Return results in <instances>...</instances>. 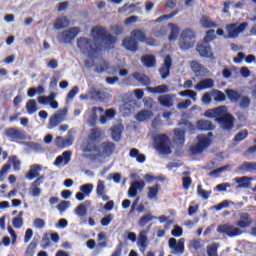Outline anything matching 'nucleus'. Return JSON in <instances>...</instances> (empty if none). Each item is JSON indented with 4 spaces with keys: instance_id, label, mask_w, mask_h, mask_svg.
<instances>
[{
    "instance_id": "nucleus-27",
    "label": "nucleus",
    "mask_w": 256,
    "mask_h": 256,
    "mask_svg": "<svg viewBox=\"0 0 256 256\" xmlns=\"http://www.w3.org/2000/svg\"><path fill=\"white\" fill-rule=\"evenodd\" d=\"M41 169H43V167L39 164L32 165L26 174L27 179L29 181H33L35 177H39V171H41Z\"/></svg>"
},
{
    "instance_id": "nucleus-57",
    "label": "nucleus",
    "mask_w": 256,
    "mask_h": 256,
    "mask_svg": "<svg viewBox=\"0 0 256 256\" xmlns=\"http://www.w3.org/2000/svg\"><path fill=\"white\" fill-rule=\"evenodd\" d=\"M149 117H151V112L148 110H142L136 115V119L138 121H146V119H149Z\"/></svg>"
},
{
    "instance_id": "nucleus-52",
    "label": "nucleus",
    "mask_w": 256,
    "mask_h": 256,
    "mask_svg": "<svg viewBox=\"0 0 256 256\" xmlns=\"http://www.w3.org/2000/svg\"><path fill=\"white\" fill-rule=\"evenodd\" d=\"M93 184L92 183H88V184H84L82 186H80V191L86 196L89 197V195H91V193H93Z\"/></svg>"
},
{
    "instance_id": "nucleus-60",
    "label": "nucleus",
    "mask_w": 256,
    "mask_h": 256,
    "mask_svg": "<svg viewBox=\"0 0 256 256\" xmlns=\"http://www.w3.org/2000/svg\"><path fill=\"white\" fill-rule=\"evenodd\" d=\"M215 95L214 101L218 103H223L227 99V96L221 90H215Z\"/></svg>"
},
{
    "instance_id": "nucleus-53",
    "label": "nucleus",
    "mask_w": 256,
    "mask_h": 256,
    "mask_svg": "<svg viewBox=\"0 0 256 256\" xmlns=\"http://www.w3.org/2000/svg\"><path fill=\"white\" fill-rule=\"evenodd\" d=\"M37 249V241L33 240L25 251V256H34L35 250Z\"/></svg>"
},
{
    "instance_id": "nucleus-7",
    "label": "nucleus",
    "mask_w": 256,
    "mask_h": 256,
    "mask_svg": "<svg viewBox=\"0 0 256 256\" xmlns=\"http://www.w3.org/2000/svg\"><path fill=\"white\" fill-rule=\"evenodd\" d=\"M11 165H13L14 171H21V160L16 155L10 156L8 163L4 164L0 170V181H5V176L9 169H11Z\"/></svg>"
},
{
    "instance_id": "nucleus-20",
    "label": "nucleus",
    "mask_w": 256,
    "mask_h": 256,
    "mask_svg": "<svg viewBox=\"0 0 256 256\" xmlns=\"http://www.w3.org/2000/svg\"><path fill=\"white\" fill-rule=\"evenodd\" d=\"M256 171V162H244L236 168V173L241 175L245 173H253Z\"/></svg>"
},
{
    "instance_id": "nucleus-51",
    "label": "nucleus",
    "mask_w": 256,
    "mask_h": 256,
    "mask_svg": "<svg viewBox=\"0 0 256 256\" xmlns=\"http://www.w3.org/2000/svg\"><path fill=\"white\" fill-rule=\"evenodd\" d=\"M247 137H249V131L247 130H242L240 132H238L235 136L233 141L236 143H239L241 141H244V139H247Z\"/></svg>"
},
{
    "instance_id": "nucleus-40",
    "label": "nucleus",
    "mask_w": 256,
    "mask_h": 256,
    "mask_svg": "<svg viewBox=\"0 0 256 256\" xmlns=\"http://www.w3.org/2000/svg\"><path fill=\"white\" fill-rule=\"evenodd\" d=\"M141 61L143 65L148 68L155 67V64L157 63L154 55L142 56Z\"/></svg>"
},
{
    "instance_id": "nucleus-10",
    "label": "nucleus",
    "mask_w": 256,
    "mask_h": 256,
    "mask_svg": "<svg viewBox=\"0 0 256 256\" xmlns=\"http://www.w3.org/2000/svg\"><path fill=\"white\" fill-rule=\"evenodd\" d=\"M5 135L9 141H23L25 139V132L19 130L15 127L7 128L5 130Z\"/></svg>"
},
{
    "instance_id": "nucleus-4",
    "label": "nucleus",
    "mask_w": 256,
    "mask_h": 256,
    "mask_svg": "<svg viewBox=\"0 0 256 256\" xmlns=\"http://www.w3.org/2000/svg\"><path fill=\"white\" fill-rule=\"evenodd\" d=\"M195 32L191 29H184L180 35L179 47L183 51L191 49L195 45Z\"/></svg>"
},
{
    "instance_id": "nucleus-16",
    "label": "nucleus",
    "mask_w": 256,
    "mask_h": 256,
    "mask_svg": "<svg viewBox=\"0 0 256 256\" xmlns=\"http://www.w3.org/2000/svg\"><path fill=\"white\" fill-rule=\"evenodd\" d=\"M43 181H45V176L42 175L30 184V193L32 197H39L41 195V188H39V186L43 185Z\"/></svg>"
},
{
    "instance_id": "nucleus-39",
    "label": "nucleus",
    "mask_w": 256,
    "mask_h": 256,
    "mask_svg": "<svg viewBox=\"0 0 256 256\" xmlns=\"http://www.w3.org/2000/svg\"><path fill=\"white\" fill-rule=\"evenodd\" d=\"M223 106L208 110L205 112V116L208 117L209 119H214V117H216V119L218 117H220V115L223 113Z\"/></svg>"
},
{
    "instance_id": "nucleus-31",
    "label": "nucleus",
    "mask_w": 256,
    "mask_h": 256,
    "mask_svg": "<svg viewBox=\"0 0 256 256\" xmlns=\"http://www.w3.org/2000/svg\"><path fill=\"white\" fill-rule=\"evenodd\" d=\"M225 94L231 103H237V101L241 100V93H239L237 90L226 89Z\"/></svg>"
},
{
    "instance_id": "nucleus-26",
    "label": "nucleus",
    "mask_w": 256,
    "mask_h": 256,
    "mask_svg": "<svg viewBox=\"0 0 256 256\" xmlns=\"http://www.w3.org/2000/svg\"><path fill=\"white\" fill-rule=\"evenodd\" d=\"M196 125L199 131H213L215 129L213 122L209 120H198Z\"/></svg>"
},
{
    "instance_id": "nucleus-54",
    "label": "nucleus",
    "mask_w": 256,
    "mask_h": 256,
    "mask_svg": "<svg viewBox=\"0 0 256 256\" xmlns=\"http://www.w3.org/2000/svg\"><path fill=\"white\" fill-rule=\"evenodd\" d=\"M75 213L78 217H85L87 215V206H85V204H79L75 208Z\"/></svg>"
},
{
    "instance_id": "nucleus-33",
    "label": "nucleus",
    "mask_w": 256,
    "mask_h": 256,
    "mask_svg": "<svg viewBox=\"0 0 256 256\" xmlns=\"http://www.w3.org/2000/svg\"><path fill=\"white\" fill-rule=\"evenodd\" d=\"M102 41L104 42L105 49H113L115 47V43H117V37L111 34H106V37H104Z\"/></svg>"
},
{
    "instance_id": "nucleus-41",
    "label": "nucleus",
    "mask_w": 256,
    "mask_h": 256,
    "mask_svg": "<svg viewBox=\"0 0 256 256\" xmlns=\"http://www.w3.org/2000/svg\"><path fill=\"white\" fill-rule=\"evenodd\" d=\"M191 69L197 76L203 75L205 73V66L197 61L191 62Z\"/></svg>"
},
{
    "instance_id": "nucleus-50",
    "label": "nucleus",
    "mask_w": 256,
    "mask_h": 256,
    "mask_svg": "<svg viewBox=\"0 0 256 256\" xmlns=\"http://www.w3.org/2000/svg\"><path fill=\"white\" fill-rule=\"evenodd\" d=\"M178 14H179V10H174L170 14H164V15L158 17L157 19L154 20V22L161 23V22L165 21L166 19H173V17H175V15H178Z\"/></svg>"
},
{
    "instance_id": "nucleus-42",
    "label": "nucleus",
    "mask_w": 256,
    "mask_h": 256,
    "mask_svg": "<svg viewBox=\"0 0 256 256\" xmlns=\"http://www.w3.org/2000/svg\"><path fill=\"white\" fill-rule=\"evenodd\" d=\"M168 27H170V35L168 37L169 41H175L177 37H179V26L175 23H169Z\"/></svg>"
},
{
    "instance_id": "nucleus-35",
    "label": "nucleus",
    "mask_w": 256,
    "mask_h": 256,
    "mask_svg": "<svg viewBox=\"0 0 256 256\" xmlns=\"http://www.w3.org/2000/svg\"><path fill=\"white\" fill-rule=\"evenodd\" d=\"M92 36L94 39H105L106 35H107V30H105V28H101L99 26H96L94 28H92L91 30Z\"/></svg>"
},
{
    "instance_id": "nucleus-28",
    "label": "nucleus",
    "mask_w": 256,
    "mask_h": 256,
    "mask_svg": "<svg viewBox=\"0 0 256 256\" xmlns=\"http://www.w3.org/2000/svg\"><path fill=\"white\" fill-rule=\"evenodd\" d=\"M89 141L97 142L103 139V131L99 128H92L88 134Z\"/></svg>"
},
{
    "instance_id": "nucleus-6",
    "label": "nucleus",
    "mask_w": 256,
    "mask_h": 256,
    "mask_svg": "<svg viewBox=\"0 0 256 256\" xmlns=\"http://www.w3.org/2000/svg\"><path fill=\"white\" fill-rule=\"evenodd\" d=\"M155 149L162 155H171V146H169V136L167 134L158 135L155 140Z\"/></svg>"
},
{
    "instance_id": "nucleus-47",
    "label": "nucleus",
    "mask_w": 256,
    "mask_h": 256,
    "mask_svg": "<svg viewBox=\"0 0 256 256\" xmlns=\"http://www.w3.org/2000/svg\"><path fill=\"white\" fill-rule=\"evenodd\" d=\"M154 37H165L167 35V27L164 25L158 26L152 30Z\"/></svg>"
},
{
    "instance_id": "nucleus-64",
    "label": "nucleus",
    "mask_w": 256,
    "mask_h": 256,
    "mask_svg": "<svg viewBox=\"0 0 256 256\" xmlns=\"http://www.w3.org/2000/svg\"><path fill=\"white\" fill-rule=\"evenodd\" d=\"M112 139L113 141H116V142L121 141V131H119V128H114L112 130Z\"/></svg>"
},
{
    "instance_id": "nucleus-8",
    "label": "nucleus",
    "mask_w": 256,
    "mask_h": 256,
    "mask_svg": "<svg viewBox=\"0 0 256 256\" xmlns=\"http://www.w3.org/2000/svg\"><path fill=\"white\" fill-rule=\"evenodd\" d=\"M196 51L203 59H215V54L211 49V44L202 40L196 45Z\"/></svg>"
},
{
    "instance_id": "nucleus-1",
    "label": "nucleus",
    "mask_w": 256,
    "mask_h": 256,
    "mask_svg": "<svg viewBox=\"0 0 256 256\" xmlns=\"http://www.w3.org/2000/svg\"><path fill=\"white\" fill-rule=\"evenodd\" d=\"M252 223L253 219H251V215H249V213H240L239 221L235 222L236 227L231 224H222L218 226L217 231L218 233H224L228 237H239V235H243V231L241 229L251 227Z\"/></svg>"
},
{
    "instance_id": "nucleus-13",
    "label": "nucleus",
    "mask_w": 256,
    "mask_h": 256,
    "mask_svg": "<svg viewBox=\"0 0 256 256\" xmlns=\"http://www.w3.org/2000/svg\"><path fill=\"white\" fill-rule=\"evenodd\" d=\"M247 28V22L241 23L239 26L237 24H228L226 26V31L228 32V36L230 38H235L239 36V33H243Z\"/></svg>"
},
{
    "instance_id": "nucleus-44",
    "label": "nucleus",
    "mask_w": 256,
    "mask_h": 256,
    "mask_svg": "<svg viewBox=\"0 0 256 256\" xmlns=\"http://www.w3.org/2000/svg\"><path fill=\"white\" fill-rule=\"evenodd\" d=\"M158 102L163 107H173V98L169 95H162L158 97Z\"/></svg>"
},
{
    "instance_id": "nucleus-32",
    "label": "nucleus",
    "mask_w": 256,
    "mask_h": 256,
    "mask_svg": "<svg viewBox=\"0 0 256 256\" xmlns=\"http://www.w3.org/2000/svg\"><path fill=\"white\" fill-rule=\"evenodd\" d=\"M251 178L247 176H242V177H236L234 179L235 183H238V189H249V186L251 183L249 182Z\"/></svg>"
},
{
    "instance_id": "nucleus-43",
    "label": "nucleus",
    "mask_w": 256,
    "mask_h": 256,
    "mask_svg": "<svg viewBox=\"0 0 256 256\" xmlns=\"http://www.w3.org/2000/svg\"><path fill=\"white\" fill-rule=\"evenodd\" d=\"M159 191H161V185L155 184L152 187L148 188L147 197L148 199H157V195H159Z\"/></svg>"
},
{
    "instance_id": "nucleus-30",
    "label": "nucleus",
    "mask_w": 256,
    "mask_h": 256,
    "mask_svg": "<svg viewBox=\"0 0 256 256\" xmlns=\"http://www.w3.org/2000/svg\"><path fill=\"white\" fill-rule=\"evenodd\" d=\"M129 155L132 159H136L137 163H145V161H147L145 154L139 153V149L137 148H132Z\"/></svg>"
},
{
    "instance_id": "nucleus-63",
    "label": "nucleus",
    "mask_w": 256,
    "mask_h": 256,
    "mask_svg": "<svg viewBox=\"0 0 256 256\" xmlns=\"http://www.w3.org/2000/svg\"><path fill=\"white\" fill-rule=\"evenodd\" d=\"M110 30L114 32L115 35H123V26L119 25V24H115V25H112L110 27Z\"/></svg>"
},
{
    "instance_id": "nucleus-5",
    "label": "nucleus",
    "mask_w": 256,
    "mask_h": 256,
    "mask_svg": "<svg viewBox=\"0 0 256 256\" xmlns=\"http://www.w3.org/2000/svg\"><path fill=\"white\" fill-rule=\"evenodd\" d=\"M215 121L219 123L223 131H231L235 127V117L225 112V108L222 109L221 115Z\"/></svg>"
},
{
    "instance_id": "nucleus-62",
    "label": "nucleus",
    "mask_w": 256,
    "mask_h": 256,
    "mask_svg": "<svg viewBox=\"0 0 256 256\" xmlns=\"http://www.w3.org/2000/svg\"><path fill=\"white\" fill-rule=\"evenodd\" d=\"M111 221H113V214H108L101 219L100 223L102 227H107L111 224Z\"/></svg>"
},
{
    "instance_id": "nucleus-34",
    "label": "nucleus",
    "mask_w": 256,
    "mask_h": 256,
    "mask_svg": "<svg viewBox=\"0 0 256 256\" xmlns=\"http://www.w3.org/2000/svg\"><path fill=\"white\" fill-rule=\"evenodd\" d=\"M65 27H69V19H67V16H63L55 20L54 29L59 31L61 29H65Z\"/></svg>"
},
{
    "instance_id": "nucleus-24",
    "label": "nucleus",
    "mask_w": 256,
    "mask_h": 256,
    "mask_svg": "<svg viewBox=\"0 0 256 256\" xmlns=\"http://www.w3.org/2000/svg\"><path fill=\"white\" fill-rule=\"evenodd\" d=\"M56 145L60 149H66V147H71V145H73V138L72 136L68 138H63L61 136H58L56 138Z\"/></svg>"
},
{
    "instance_id": "nucleus-17",
    "label": "nucleus",
    "mask_w": 256,
    "mask_h": 256,
    "mask_svg": "<svg viewBox=\"0 0 256 256\" xmlns=\"http://www.w3.org/2000/svg\"><path fill=\"white\" fill-rule=\"evenodd\" d=\"M145 189V181H134L131 183L128 189V197H137V191H143Z\"/></svg>"
},
{
    "instance_id": "nucleus-58",
    "label": "nucleus",
    "mask_w": 256,
    "mask_h": 256,
    "mask_svg": "<svg viewBox=\"0 0 256 256\" xmlns=\"http://www.w3.org/2000/svg\"><path fill=\"white\" fill-rule=\"evenodd\" d=\"M150 91H152V93H159V94L168 93L169 87L167 85H159L154 88H150Z\"/></svg>"
},
{
    "instance_id": "nucleus-61",
    "label": "nucleus",
    "mask_w": 256,
    "mask_h": 256,
    "mask_svg": "<svg viewBox=\"0 0 256 256\" xmlns=\"http://www.w3.org/2000/svg\"><path fill=\"white\" fill-rule=\"evenodd\" d=\"M213 39H215V30L210 29L206 32V36L204 37V39L202 41H204L206 43H211V41H213Z\"/></svg>"
},
{
    "instance_id": "nucleus-36",
    "label": "nucleus",
    "mask_w": 256,
    "mask_h": 256,
    "mask_svg": "<svg viewBox=\"0 0 256 256\" xmlns=\"http://www.w3.org/2000/svg\"><path fill=\"white\" fill-rule=\"evenodd\" d=\"M200 24L202 25V27H204L205 29H213V28H217V22H213L211 20V18L207 17V16H202L200 19Z\"/></svg>"
},
{
    "instance_id": "nucleus-59",
    "label": "nucleus",
    "mask_w": 256,
    "mask_h": 256,
    "mask_svg": "<svg viewBox=\"0 0 256 256\" xmlns=\"http://www.w3.org/2000/svg\"><path fill=\"white\" fill-rule=\"evenodd\" d=\"M106 239H107V235H105V232H100V233L98 234V241H100V242L98 243V247H101V248L107 247V241H106Z\"/></svg>"
},
{
    "instance_id": "nucleus-2",
    "label": "nucleus",
    "mask_w": 256,
    "mask_h": 256,
    "mask_svg": "<svg viewBox=\"0 0 256 256\" xmlns=\"http://www.w3.org/2000/svg\"><path fill=\"white\" fill-rule=\"evenodd\" d=\"M77 47L84 55L90 59H95L101 53V44L95 43L90 38L80 37L77 39Z\"/></svg>"
},
{
    "instance_id": "nucleus-48",
    "label": "nucleus",
    "mask_w": 256,
    "mask_h": 256,
    "mask_svg": "<svg viewBox=\"0 0 256 256\" xmlns=\"http://www.w3.org/2000/svg\"><path fill=\"white\" fill-rule=\"evenodd\" d=\"M55 97H57V94H55V92H51L50 95L47 96H39L37 98L38 103H40V105H47L49 103V101H53V99H55Z\"/></svg>"
},
{
    "instance_id": "nucleus-18",
    "label": "nucleus",
    "mask_w": 256,
    "mask_h": 256,
    "mask_svg": "<svg viewBox=\"0 0 256 256\" xmlns=\"http://www.w3.org/2000/svg\"><path fill=\"white\" fill-rule=\"evenodd\" d=\"M65 121V116L61 113H54L50 116L47 129H55Z\"/></svg>"
},
{
    "instance_id": "nucleus-25",
    "label": "nucleus",
    "mask_w": 256,
    "mask_h": 256,
    "mask_svg": "<svg viewBox=\"0 0 256 256\" xmlns=\"http://www.w3.org/2000/svg\"><path fill=\"white\" fill-rule=\"evenodd\" d=\"M96 195H98V197H101V199L104 201H109V196L105 194V181L98 180L96 187Z\"/></svg>"
},
{
    "instance_id": "nucleus-38",
    "label": "nucleus",
    "mask_w": 256,
    "mask_h": 256,
    "mask_svg": "<svg viewBox=\"0 0 256 256\" xmlns=\"http://www.w3.org/2000/svg\"><path fill=\"white\" fill-rule=\"evenodd\" d=\"M130 35H131V37L136 39V41H138V42L140 41V43H143V41H145V37L147 36L145 31H143L141 29L132 30Z\"/></svg>"
},
{
    "instance_id": "nucleus-14",
    "label": "nucleus",
    "mask_w": 256,
    "mask_h": 256,
    "mask_svg": "<svg viewBox=\"0 0 256 256\" xmlns=\"http://www.w3.org/2000/svg\"><path fill=\"white\" fill-rule=\"evenodd\" d=\"M168 246L169 249H172V251H175L178 255H183V253H185V241L183 239H180L177 242V239L170 238L168 240Z\"/></svg>"
},
{
    "instance_id": "nucleus-45",
    "label": "nucleus",
    "mask_w": 256,
    "mask_h": 256,
    "mask_svg": "<svg viewBox=\"0 0 256 256\" xmlns=\"http://www.w3.org/2000/svg\"><path fill=\"white\" fill-rule=\"evenodd\" d=\"M153 219L157 218L153 216V214L147 213L138 220V226L145 227V225H147V223H150V221H153Z\"/></svg>"
},
{
    "instance_id": "nucleus-55",
    "label": "nucleus",
    "mask_w": 256,
    "mask_h": 256,
    "mask_svg": "<svg viewBox=\"0 0 256 256\" xmlns=\"http://www.w3.org/2000/svg\"><path fill=\"white\" fill-rule=\"evenodd\" d=\"M251 105V98L248 96H241L239 107L240 109H247Z\"/></svg>"
},
{
    "instance_id": "nucleus-22",
    "label": "nucleus",
    "mask_w": 256,
    "mask_h": 256,
    "mask_svg": "<svg viewBox=\"0 0 256 256\" xmlns=\"http://www.w3.org/2000/svg\"><path fill=\"white\" fill-rule=\"evenodd\" d=\"M102 153L106 157H111L115 153L116 145L113 142L105 141L101 144Z\"/></svg>"
},
{
    "instance_id": "nucleus-15",
    "label": "nucleus",
    "mask_w": 256,
    "mask_h": 256,
    "mask_svg": "<svg viewBox=\"0 0 256 256\" xmlns=\"http://www.w3.org/2000/svg\"><path fill=\"white\" fill-rule=\"evenodd\" d=\"M141 2L134 4L126 3L122 7L118 8V13H126V15H133V13H141Z\"/></svg>"
},
{
    "instance_id": "nucleus-49",
    "label": "nucleus",
    "mask_w": 256,
    "mask_h": 256,
    "mask_svg": "<svg viewBox=\"0 0 256 256\" xmlns=\"http://www.w3.org/2000/svg\"><path fill=\"white\" fill-rule=\"evenodd\" d=\"M26 110L29 115H33V113L37 111V101H35V99H30L26 103Z\"/></svg>"
},
{
    "instance_id": "nucleus-37",
    "label": "nucleus",
    "mask_w": 256,
    "mask_h": 256,
    "mask_svg": "<svg viewBox=\"0 0 256 256\" xmlns=\"http://www.w3.org/2000/svg\"><path fill=\"white\" fill-rule=\"evenodd\" d=\"M174 141H176V143H179V145H183L185 143V130L175 128Z\"/></svg>"
},
{
    "instance_id": "nucleus-56",
    "label": "nucleus",
    "mask_w": 256,
    "mask_h": 256,
    "mask_svg": "<svg viewBox=\"0 0 256 256\" xmlns=\"http://www.w3.org/2000/svg\"><path fill=\"white\" fill-rule=\"evenodd\" d=\"M197 194L199 195V197H202V199H209V197H211V192L203 190V186L202 185H198L197 186Z\"/></svg>"
},
{
    "instance_id": "nucleus-29",
    "label": "nucleus",
    "mask_w": 256,
    "mask_h": 256,
    "mask_svg": "<svg viewBox=\"0 0 256 256\" xmlns=\"http://www.w3.org/2000/svg\"><path fill=\"white\" fill-rule=\"evenodd\" d=\"M71 151H65L62 153V155L58 156L55 161H54V165L59 166L61 165V163H65V165H67L69 163V161H71Z\"/></svg>"
},
{
    "instance_id": "nucleus-23",
    "label": "nucleus",
    "mask_w": 256,
    "mask_h": 256,
    "mask_svg": "<svg viewBox=\"0 0 256 256\" xmlns=\"http://www.w3.org/2000/svg\"><path fill=\"white\" fill-rule=\"evenodd\" d=\"M133 79L138 83H141L143 86L147 87V85L151 84V79L149 76L142 74L141 72H134L132 74Z\"/></svg>"
},
{
    "instance_id": "nucleus-12",
    "label": "nucleus",
    "mask_w": 256,
    "mask_h": 256,
    "mask_svg": "<svg viewBox=\"0 0 256 256\" xmlns=\"http://www.w3.org/2000/svg\"><path fill=\"white\" fill-rule=\"evenodd\" d=\"M172 66H173V58H171V55H166L164 58V62L159 69V73H160L162 79H167V77H169V75H171V67Z\"/></svg>"
},
{
    "instance_id": "nucleus-11",
    "label": "nucleus",
    "mask_w": 256,
    "mask_h": 256,
    "mask_svg": "<svg viewBox=\"0 0 256 256\" xmlns=\"http://www.w3.org/2000/svg\"><path fill=\"white\" fill-rule=\"evenodd\" d=\"M122 46L126 51H130L131 53H137L139 51V42L131 34L123 39Z\"/></svg>"
},
{
    "instance_id": "nucleus-9",
    "label": "nucleus",
    "mask_w": 256,
    "mask_h": 256,
    "mask_svg": "<svg viewBox=\"0 0 256 256\" xmlns=\"http://www.w3.org/2000/svg\"><path fill=\"white\" fill-rule=\"evenodd\" d=\"M151 231V224L146 228V230H141L138 235L137 245L141 251V253H145L147 247L149 246V238L147 237V233Z\"/></svg>"
},
{
    "instance_id": "nucleus-3",
    "label": "nucleus",
    "mask_w": 256,
    "mask_h": 256,
    "mask_svg": "<svg viewBox=\"0 0 256 256\" xmlns=\"http://www.w3.org/2000/svg\"><path fill=\"white\" fill-rule=\"evenodd\" d=\"M209 137H213L212 132H209L208 136L198 135L197 143L189 148L190 155H201L204 151H206V149H209L211 146V138Z\"/></svg>"
},
{
    "instance_id": "nucleus-46",
    "label": "nucleus",
    "mask_w": 256,
    "mask_h": 256,
    "mask_svg": "<svg viewBox=\"0 0 256 256\" xmlns=\"http://www.w3.org/2000/svg\"><path fill=\"white\" fill-rule=\"evenodd\" d=\"M12 225L14 229H21L23 227V211H20L18 216L13 218Z\"/></svg>"
},
{
    "instance_id": "nucleus-21",
    "label": "nucleus",
    "mask_w": 256,
    "mask_h": 256,
    "mask_svg": "<svg viewBox=\"0 0 256 256\" xmlns=\"http://www.w3.org/2000/svg\"><path fill=\"white\" fill-rule=\"evenodd\" d=\"M215 83L213 82V79L206 78L204 80L199 81L195 86L194 89L196 91H205V89H213Z\"/></svg>"
},
{
    "instance_id": "nucleus-19",
    "label": "nucleus",
    "mask_w": 256,
    "mask_h": 256,
    "mask_svg": "<svg viewBox=\"0 0 256 256\" xmlns=\"http://www.w3.org/2000/svg\"><path fill=\"white\" fill-rule=\"evenodd\" d=\"M79 35V28L72 27L69 30L62 32L63 43H71L75 37Z\"/></svg>"
}]
</instances>
